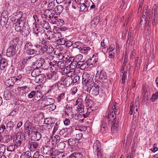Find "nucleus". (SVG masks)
<instances>
[{
	"label": "nucleus",
	"mask_w": 158,
	"mask_h": 158,
	"mask_svg": "<svg viewBox=\"0 0 158 158\" xmlns=\"http://www.w3.org/2000/svg\"><path fill=\"white\" fill-rule=\"evenodd\" d=\"M88 7L84 3H83L81 6L80 10L81 11L85 12L88 10Z\"/></svg>",
	"instance_id": "obj_39"
},
{
	"label": "nucleus",
	"mask_w": 158,
	"mask_h": 158,
	"mask_svg": "<svg viewBox=\"0 0 158 158\" xmlns=\"http://www.w3.org/2000/svg\"><path fill=\"white\" fill-rule=\"evenodd\" d=\"M15 77H13L10 78L7 80L5 82V85L8 87L14 85L15 83L16 82Z\"/></svg>",
	"instance_id": "obj_14"
},
{
	"label": "nucleus",
	"mask_w": 158,
	"mask_h": 158,
	"mask_svg": "<svg viewBox=\"0 0 158 158\" xmlns=\"http://www.w3.org/2000/svg\"><path fill=\"white\" fill-rule=\"evenodd\" d=\"M135 109L136 106L131 103L129 112L130 115H131L133 113V114L134 113V112H135Z\"/></svg>",
	"instance_id": "obj_36"
},
{
	"label": "nucleus",
	"mask_w": 158,
	"mask_h": 158,
	"mask_svg": "<svg viewBox=\"0 0 158 158\" xmlns=\"http://www.w3.org/2000/svg\"><path fill=\"white\" fill-rule=\"evenodd\" d=\"M59 45H64L66 42H67V40L64 38H60L59 39L57 40H56Z\"/></svg>",
	"instance_id": "obj_34"
},
{
	"label": "nucleus",
	"mask_w": 158,
	"mask_h": 158,
	"mask_svg": "<svg viewBox=\"0 0 158 158\" xmlns=\"http://www.w3.org/2000/svg\"><path fill=\"white\" fill-rule=\"evenodd\" d=\"M11 94H10L9 91L8 90H6L4 92V98L6 100H9L11 96Z\"/></svg>",
	"instance_id": "obj_25"
},
{
	"label": "nucleus",
	"mask_w": 158,
	"mask_h": 158,
	"mask_svg": "<svg viewBox=\"0 0 158 158\" xmlns=\"http://www.w3.org/2000/svg\"><path fill=\"white\" fill-rule=\"evenodd\" d=\"M41 102L42 105L40 109V117H41V119L44 118H45V115H47V111L43 109V107H45V106L50 105L54 104L55 101L53 99L49 98H45V96H42L40 98V102Z\"/></svg>",
	"instance_id": "obj_2"
},
{
	"label": "nucleus",
	"mask_w": 158,
	"mask_h": 158,
	"mask_svg": "<svg viewBox=\"0 0 158 158\" xmlns=\"http://www.w3.org/2000/svg\"><path fill=\"white\" fill-rule=\"evenodd\" d=\"M31 153L30 151H27L23 152L21 155L20 158H29L31 156Z\"/></svg>",
	"instance_id": "obj_27"
},
{
	"label": "nucleus",
	"mask_w": 158,
	"mask_h": 158,
	"mask_svg": "<svg viewBox=\"0 0 158 158\" xmlns=\"http://www.w3.org/2000/svg\"><path fill=\"white\" fill-rule=\"evenodd\" d=\"M69 145L71 147H76L78 145V141L75 138H71L68 140Z\"/></svg>",
	"instance_id": "obj_17"
},
{
	"label": "nucleus",
	"mask_w": 158,
	"mask_h": 158,
	"mask_svg": "<svg viewBox=\"0 0 158 158\" xmlns=\"http://www.w3.org/2000/svg\"><path fill=\"white\" fill-rule=\"evenodd\" d=\"M38 151V150L37 149V151H36V152H35L34 153L33 157H32L31 156H31H30L29 158H39L40 154H39Z\"/></svg>",
	"instance_id": "obj_59"
},
{
	"label": "nucleus",
	"mask_w": 158,
	"mask_h": 158,
	"mask_svg": "<svg viewBox=\"0 0 158 158\" xmlns=\"http://www.w3.org/2000/svg\"><path fill=\"white\" fill-rule=\"evenodd\" d=\"M49 62L48 60V57L46 55L40 54V67H48Z\"/></svg>",
	"instance_id": "obj_5"
},
{
	"label": "nucleus",
	"mask_w": 158,
	"mask_h": 158,
	"mask_svg": "<svg viewBox=\"0 0 158 158\" xmlns=\"http://www.w3.org/2000/svg\"><path fill=\"white\" fill-rule=\"evenodd\" d=\"M64 85L66 87L69 86L73 83L72 77L69 76H66L65 78H64Z\"/></svg>",
	"instance_id": "obj_13"
},
{
	"label": "nucleus",
	"mask_w": 158,
	"mask_h": 158,
	"mask_svg": "<svg viewBox=\"0 0 158 158\" xmlns=\"http://www.w3.org/2000/svg\"><path fill=\"white\" fill-rule=\"evenodd\" d=\"M120 113L119 108L118 105L115 104L112 106V110L108 113V115L106 117V119H108L109 124L113 123L115 120L118 121V119L116 118V115L119 114Z\"/></svg>",
	"instance_id": "obj_3"
},
{
	"label": "nucleus",
	"mask_w": 158,
	"mask_h": 158,
	"mask_svg": "<svg viewBox=\"0 0 158 158\" xmlns=\"http://www.w3.org/2000/svg\"><path fill=\"white\" fill-rule=\"evenodd\" d=\"M86 96L85 94H81L79 98L78 99L79 100H81V101L83 102L85 100L86 98Z\"/></svg>",
	"instance_id": "obj_61"
},
{
	"label": "nucleus",
	"mask_w": 158,
	"mask_h": 158,
	"mask_svg": "<svg viewBox=\"0 0 158 158\" xmlns=\"http://www.w3.org/2000/svg\"><path fill=\"white\" fill-rule=\"evenodd\" d=\"M55 154L56 155V157L58 158H63L64 156L63 152H59L58 150H56L55 152Z\"/></svg>",
	"instance_id": "obj_31"
},
{
	"label": "nucleus",
	"mask_w": 158,
	"mask_h": 158,
	"mask_svg": "<svg viewBox=\"0 0 158 158\" xmlns=\"http://www.w3.org/2000/svg\"><path fill=\"white\" fill-rule=\"evenodd\" d=\"M7 22V21L6 19H4L3 18H1V25L2 27H4Z\"/></svg>",
	"instance_id": "obj_56"
},
{
	"label": "nucleus",
	"mask_w": 158,
	"mask_h": 158,
	"mask_svg": "<svg viewBox=\"0 0 158 158\" xmlns=\"http://www.w3.org/2000/svg\"><path fill=\"white\" fill-rule=\"evenodd\" d=\"M58 23H57V26H61L64 25V21L63 19L59 18V20H58Z\"/></svg>",
	"instance_id": "obj_64"
},
{
	"label": "nucleus",
	"mask_w": 158,
	"mask_h": 158,
	"mask_svg": "<svg viewBox=\"0 0 158 158\" xmlns=\"http://www.w3.org/2000/svg\"><path fill=\"white\" fill-rule=\"evenodd\" d=\"M60 141V137L58 135H56L52 139L53 144L54 143H58Z\"/></svg>",
	"instance_id": "obj_40"
},
{
	"label": "nucleus",
	"mask_w": 158,
	"mask_h": 158,
	"mask_svg": "<svg viewBox=\"0 0 158 158\" xmlns=\"http://www.w3.org/2000/svg\"><path fill=\"white\" fill-rule=\"evenodd\" d=\"M84 106L82 105V103H80L78 104V106L77 107V109L79 113H81L82 112H85L84 111Z\"/></svg>",
	"instance_id": "obj_35"
},
{
	"label": "nucleus",
	"mask_w": 158,
	"mask_h": 158,
	"mask_svg": "<svg viewBox=\"0 0 158 158\" xmlns=\"http://www.w3.org/2000/svg\"><path fill=\"white\" fill-rule=\"evenodd\" d=\"M37 25L39 26L38 24H35V27H34L33 31L35 33L37 36H38V34L39 32V27L37 26Z\"/></svg>",
	"instance_id": "obj_47"
},
{
	"label": "nucleus",
	"mask_w": 158,
	"mask_h": 158,
	"mask_svg": "<svg viewBox=\"0 0 158 158\" xmlns=\"http://www.w3.org/2000/svg\"><path fill=\"white\" fill-rule=\"evenodd\" d=\"M111 131L113 133H116L118 130L119 127V121L118 120L115 121L113 122V123H111Z\"/></svg>",
	"instance_id": "obj_10"
},
{
	"label": "nucleus",
	"mask_w": 158,
	"mask_h": 158,
	"mask_svg": "<svg viewBox=\"0 0 158 158\" xmlns=\"http://www.w3.org/2000/svg\"><path fill=\"white\" fill-rule=\"evenodd\" d=\"M0 69L4 70L8 65L7 60L5 58H3L0 60Z\"/></svg>",
	"instance_id": "obj_15"
},
{
	"label": "nucleus",
	"mask_w": 158,
	"mask_h": 158,
	"mask_svg": "<svg viewBox=\"0 0 158 158\" xmlns=\"http://www.w3.org/2000/svg\"><path fill=\"white\" fill-rule=\"evenodd\" d=\"M107 124L105 121H102L100 122V127L101 131L102 133H106L107 131Z\"/></svg>",
	"instance_id": "obj_12"
},
{
	"label": "nucleus",
	"mask_w": 158,
	"mask_h": 158,
	"mask_svg": "<svg viewBox=\"0 0 158 158\" xmlns=\"http://www.w3.org/2000/svg\"><path fill=\"white\" fill-rule=\"evenodd\" d=\"M72 78V82L73 84L76 83H78L79 81L80 77L78 75H73L71 76Z\"/></svg>",
	"instance_id": "obj_32"
},
{
	"label": "nucleus",
	"mask_w": 158,
	"mask_h": 158,
	"mask_svg": "<svg viewBox=\"0 0 158 158\" xmlns=\"http://www.w3.org/2000/svg\"><path fill=\"white\" fill-rule=\"evenodd\" d=\"M66 110L65 111V115L69 116V115L72 116L73 115V112L72 111L73 108L72 107L69 106H66Z\"/></svg>",
	"instance_id": "obj_21"
},
{
	"label": "nucleus",
	"mask_w": 158,
	"mask_h": 158,
	"mask_svg": "<svg viewBox=\"0 0 158 158\" xmlns=\"http://www.w3.org/2000/svg\"><path fill=\"white\" fill-rule=\"evenodd\" d=\"M68 66L66 65V64H64V62L62 61H60L57 63V67L59 68L60 69H65L66 67H67Z\"/></svg>",
	"instance_id": "obj_29"
},
{
	"label": "nucleus",
	"mask_w": 158,
	"mask_h": 158,
	"mask_svg": "<svg viewBox=\"0 0 158 158\" xmlns=\"http://www.w3.org/2000/svg\"><path fill=\"white\" fill-rule=\"evenodd\" d=\"M158 98V92H156L155 94H153L152 97V101H154L156 100Z\"/></svg>",
	"instance_id": "obj_58"
},
{
	"label": "nucleus",
	"mask_w": 158,
	"mask_h": 158,
	"mask_svg": "<svg viewBox=\"0 0 158 158\" xmlns=\"http://www.w3.org/2000/svg\"><path fill=\"white\" fill-rule=\"evenodd\" d=\"M82 136L83 134L82 133L77 132L76 133V136L75 139L76 140H77V141H78V140H80L81 139L82 137Z\"/></svg>",
	"instance_id": "obj_50"
},
{
	"label": "nucleus",
	"mask_w": 158,
	"mask_h": 158,
	"mask_svg": "<svg viewBox=\"0 0 158 158\" xmlns=\"http://www.w3.org/2000/svg\"><path fill=\"white\" fill-rule=\"evenodd\" d=\"M101 144L99 140H96L94 143L93 145V148L95 150H101Z\"/></svg>",
	"instance_id": "obj_22"
},
{
	"label": "nucleus",
	"mask_w": 158,
	"mask_h": 158,
	"mask_svg": "<svg viewBox=\"0 0 158 158\" xmlns=\"http://www.w3.org/2000/svg\"><path fill=\"white\" fill-rule=\"evenodd\" d=\"M157 14H152V19L153 25L155 24L157 20Z\"/></svg>",
	"instance_id": "obj_37"
},
{
	"label": "nucleus",
	"mask_w": 158,
	"mask_h": 158,
	"mask_svg": "<svg viewBox=\"0 0 158 158\" xmlns=\"http://www.w3.org/2000/svg\"><path fill=\"white\" fill-rule=\"evenodd\" d=\"M47 78L48 79H51L52 80L54 81L57 79L58 77L56 76V74L52 73H49L47 75Z\"/></svg>",
	"instance_id": "obj_24"
},
{
	"label": "nucleus",
	"mask_w": 158,
	"mask_h": 158,
	"mask_svg": "<svg viewBox=\"0 0 158 158\" xmlns=\"http://www.w3.org/2000/svg\"><path fill=\"white\" fill-rule=\"evenodd\" d=\"M140 60L139 57H137L135 60V68H138L139 66Z\"/></svg>",
	"instance_id": "obj_62"
},
{
	"label": "nucleus",
	"mask_w": 158,
	"mask_h": 158,
	"mask_svg": "<svg viewBox=\"0 0 158 158\" xmlns=\"http://www.w3.org/2000/svg\"><path fill=\"white\" fill-rule=\"evenodd\" d=\"M22 140L21 139L19 138V139L16 138L15 141V143L17 147L20 146L22 143Z\"/></svg>",
	"instance_id": "obj_49"
},
{
	"label": "nucleus",
	"mask_w": 158,
	"mask_h": 158,
	"mask_svg": "<svg viewBox=\"0 0 158 158\" xmlns=\"http://www.w3.org/2000/svg\"><path fill=\"white\" fill-rule=\"evenodd\" d=\"M50 19L49 20V22L53 24H55L57 25L58 20H59V18L57 16H50Z\"/></svg>",
	"instance_id": "obj_20"
},
{
	"label": "nucleus",
	"mask_w": 158,
	"mask_h": 158,
	"mask_svg": "<svg viewBox=\"0 0 158 158\" xmlns=\"http://www.w3.org/2000/svg\"><path fill=\"white\" fill-rule=\"evenodd\" d=\"M64 93H62L60 94L57 98V101L58 102H61L62 100L64 98Z\"/></svg>",
	"instance_id": "obj_44"
},
{
	"label": "nucleus",
	"mask_w": 158,
	"mask_h": 158,
	"mask_svg": "<svg viewBox=\"0 0 158 158\" xmlns=\"http://www.w3.org/2000/svg\"><path fill=\"white\" fill-rule=\"evenodd\" d=\"M46 30L40 25V40L48 39V38L46 35V30Z\"/></svg>",
	"instance_id": "obj_11"
},
{
	"label": "nucleus",
	"mask_w": 158,
	"mask_h": 158,
	"mask_svg": "<svg viewBox=\"0 0 158 158\" xmlns=\"http://www.w3.org/2000/svg\"><path fill=\"white\" fill-rule=\"evenodd\" d=\"M40 54L42 53V54L44 55H46V53H45V51H48L49 49H47L48 48L47 45V41L45 40H42L41 42L40 43Z\"/></svg>",
	"instance_id": "obj_8"
},
{
	"label": "nucleus",
	"mask_w": 158,
	"mask_h": 158,
	"mask_svg": "<svg viewBox=\"0 0 158 158\" xmlns=\"http://www.w3.org/2000/svg\"><path fill=\"white\" fill-rule=\"evenodd\" d=\"M15 145H9L7 147V150L9 151L12 152L15 150Z\"/></svg>",
	"instance_id": "obj_60"
},
{
	"label": "nucleus",
	"mask_w": 158,
	"mask_h": 158,
	"mask_svg": "<svg viewBox=\"0 0 158 158\" xmlns=\"http://www.w3.org/2000/svg\"><path fill=\"white\" fill-rule=\"evenodd\" d=\"M24 26V23L22 21H20L16 25L15 29L16 31H20Z\"/></svg>",
	"instance_id": "obj_19"
},
{
	"label": "nucleus",
	"mask_w": 158,
	"mask_h": 158,
	"mask_svg": "<svg viewBox=\"0 0 158 158\" xmlns=\"http://www.w3.org/2000/svg\"><path fill=\"white\" fill-rule=\"evenodd\" d=\"M90 49V48L88 47H86L84 48H81L79 50L81 53L85 54L88 53Z\"/></svg>",
	"instance_id": "obj_33"
},
{
	"label": "nucleus",
	"mask_w": 158,
	"mask_h": 158,
	"mask_svg": "<svg viewBox=\"0 0 158 158\" xmlns=\"http://www.w3.org/2000/svg\"><path fill=\"white\" fill-rule=\"evenodd\" d=\"M82 154L79 152H75L69 157V158H82Z\"/></svg>",
	"instance_id": "obj_26"
},
{
	"label": "nucleus",
	"mask_w": 158,
	"mask_h": 158,
	"mask_svg": "<svg viewBox=\"0 0 158 158\" xmlns=\"http://www.w3.org/2000/svg\"><path fill=\"white\" fill-rule=\"evenodd\" d=\"M11 45L10 47H11L14 49H15L16 50V46L17 44V42L16 40H12L11 42Z\"/></svg>",
	"instance_id": "obj_43"
},
{
	"label": "nucleus",
	"mask_w": 158,
	"mask_h": 158,
	"mask_svg": "<svg viewBox=\"0 0 158 158\" xmlns=\"http://www.w3.org/2000/svg\"><path fill=\"white\" fill-rule=\"evenodd\" d=\"M16 51V50L13 49L11 47H9L7 49L6 55L7 56L10 57L11 56L15 55Z\"/></svg>",
	"instance_id": "obj_18"
},
{
	"label": "nucleus",
	"mask_w": 158,
	"mask_h": 158,
	"mask_svg": "<svg viewBox=\"0 0 158 158\" xmlns=\"http://www.w3.org/2000/svg\"><path fill=\"white\" fill-rule=\"evenodd\" d=\"M57 61L55 60H53L52 62L49 63V64L51 66V68L52 69H56L57 67Z\"/></svg>",
	"instance_id": "obj_38"
},
{
	"label": "nucleus",
	"mask_w": 158,
	"mask_h": 158,
	"mask_svg": "<svg viewBox=\"0 0 158 158\" xmlns=\"http://www.w3.org/2000/svg\"><path fill=\"white\" fill-rule=\"evenodd\" d=\"M46 80V76L44 75L40 76V82L44 83L45 82Z\"/></svg>",
	"instance_id": "obj_57"
},
{
	"label": "nucleus",
	"mask_w": 158,
	"mask_h": 158,
	"mask_svg": "<svg viewBox=\"0 0 158 158\" xmlns=\"http://www.w3.org/2000/svg\"><path fill=\"white\" fill-rule=\"evenodd\" d=\"M57 146L60 150H63L65 147V144L63 142H60L57 144Z\"/></svg>",
	"instance_id": "obj_51"
},
{
	"label": "nucleus",
	"mask_w": 158,
	"mask_h": 158,
	"mask_svg": "<svg viewBox=\"0 0 158 158\" xmlns=\"http://www.w3.org/2000/svg\"><path fill=\"white\" fill-rule=\"evenodd\" d=\"M106 74L105 72L102 70L99 74V78L100 80H104L106 79Z\"/></svg>",
	"instance_id": "obj_23"
},
{
	"label": "nucleus",
	"mask_w": 158,
	"mask_h": 158,
	"mask_svg": "<svg viewBox=\"0 0 158 158\" xmlns=\"http://www.w3.org/2000/svg\"><path fill=\"white\" fill-rule=\"evenodd\" d=\"M134 106H136L135 112H134V113L133 115V120L135 122H137V120L139 118V111L138 110L139 109V103L138 99H136Z\"/></svg>",
	"instance_id": "obj_7"
},
{
	"label": "nucleus",
	"mask_w": 158,
	"mask_h": 158,
	"mask_svg": "<svg viewBox=\"0 0 158 158\" xmlns=\"http://www.w3.org/2000/svg\"><path fill=\"white\" fill-rule=\"evenodd\" d=\"M40 135V132H39V131L36 130V131H34V137H36L35 139L37 140H39V136Z\"/></svg>",
	"instance_id": "obj_63"
},
{
	"label": "nucleus",
	"mask_w": 158,
	"mask_h": 158,
	"mask_svg": "<svg viewBox=\"0 0 158 158\" xmlns=\"http://www.w3.org/2000/svg\"><path fill=\"white\" fill-rule=\"evenodd\" d=\"M151 10L149 9L147 11H145V15H146L147 20L148 19L149 22L150 21L151 18Z\"/></svg>",
	"instance_id": "obj_52"
},
{
	"label": "nucleus",
	"mask_w": 158,
	"mask_h": 158,
	"mask_svg": "<svg viewBox=\"0 0 158 158\" xmlns=\"http://www.w3.org/2000/svg\"><path fill=\"white\" fill-rule=\"evenodd\" d=\"M52 119L51 118H46L44 120V123L47 124H52L53 122Z\"/></svg>",
	"instance_id": "obj_42"
},
{
	"label": "nucleus",
	"mask_w": 158,
	"mask_h": 158,
	"mask_svg": "<svg viewBox=\"0 0 158 158\" xmlns=\"http://www.w3.org/2000/svg\"><path fill=\"white\" fill-rule=\"evenodd\" d=\"M91 77L90 75L86 73H84L82 75V82L84 84L90 83L92 81Z\"/></svg>",
	"instance_id": "obj_9"
},
{
	"label": "nucleus",
	"mask_w": 158,
	"mask_h": 158,
	"mask_svg": "<svg viewBox=\"0 0 158 158\" xmlns=\"http://www.w3.org/2000/svg\"><path fill=\"white\" fill-rule=\"evenodd\" d=\"M40 7V15H41V18H40V25L46 29H48L50 26L48 22L47 21L46 14L49 11V10L46 8H43V6Z\"/></svg>",
	"instance_id": "obj_4"
},
{
	"label": "nucleus",
	"mask_w": 158,
	"mask_h": 158,
	"mask_svg": "<svg viewBox=\"0 0 158 158\" xmlns=\"http://www.w3.org/2000/svg\"><path fill=\"white\" fill-rule=\"evenodd\" d=\"M89 93L93 96H97L100 93H103L105 89L102 83L100 81H95L94 83L91 84L89 87Z\"/></svg>",
	"instance_id": "obj_1"
},
{
	"label": "nucleus",
	"mask_w": 158,
	"mask_h": 158,
	"mask_svg": "<svg viewBox=\"0 0 158 158\" xmlns=\"http://www.w3.org/2000/svg\"><path fill=\"white\" fill-rule=\"evenodd\" d=\"M90 127H86L85 126H82L81 128L79 129L78 130H77L76 129V130L79 131L80 130L81 131H87V132H88V130H90Z\"/></svg>",
	"instance_id": "obj_46"
},
{
	"label": "nucleus",
	"mask_w": 158,
	"mask_h": 158,
	"mask_svg": "<svg viewBox=\"0 0 158 158\" xmlns=\"http://www.w3.org/2000/svg\"><path fill=\"white\" fill-rule=\"evenodd\" d=\"M48 67H40V76H46L48 71Z\"/></svg>",
	"instance_id": "obj_28"
},
{
	"label": "nucleus",
	"mask_w": 158,
	"mask_h": 158,
	"mask_svg": "<svg viewBox=\"0 0 158 158\" xmlns=\"http://www.w3.org/2000/svg\"><path fill=\"white\" fill-rule=\"evenodd\" d=\"M25 49L27 51L32 49V45L30 43H27L25 44Z\"/></svg>",
	"instance_id": "obj_55"
},
{
	"label": "nucleus",
	"mask_w": 158,
	"mask_h": 158,
	"mask_svg": "<svg viewBox=\"0 0 158 158\" xmlns=\"http://www.w3.org/2000/svg\"><path fill=\"white\" fill-rule=\"evenodd\" d=\"M73 57H70L68 60L65 63H67L68 65L69 66V68L71 70H73L77 67V62L74 60Z\"/></svg>",
	"instance_id": "obj_6"
},
{
	"label": "nucleus",
	"mask_w": 158,
	"mask_h": 158,
	"mask_svg": "<svg viewBox=\"0 0 158 158\" xmlns=\"http://www.w3.org/2000/svg\"><path fill=\"white\" fill-rule=\"evenodd\" d=\"M149 22V21L148 19L147 20H144V21H143V20H141V22H140V25L141 26L143 25V26H145V25H146V26H148V23Z\"/></svg>",
	"instance_id": "obj_54"
},
{
	"label": "nucleus",
	"mask_w": 158,
	"mask_h": 158,
	"mask_svg": "<svg viewBox=\"0 0 158 158\" xmlns=\"http://www.w3.org/2000/svg\"><path fill=\"white\" fill-rule=\"evenodd\" d=\"M75 48H77L80 50L81 48L83 47V44L81 42H76L75 43Z\"/></svg>",
	"instance_id": "obj_45"
},
{
	"label": "nucleus",
	"mask_w": 158,
	"mask_h": 158,
	"mask_svg": "<svg viewBox=\"0 0 158 158\" xmlns=\"http://www.w3.org/2000/svg\"><path fill=\"white\" fill-rule=\"evenodd\" d=\"M48 30L46 29L47 34L46 35L47 37L48 38V39L50 40L54 38V32L52 31H47Z\"/></svg>",
	"instance_id": "obj_30"
},
{
	"label": "nucleus",
	"mask_w": 158,
	"mask_h": 158,
	"mask_svg": "<svg viewBox=\"0 0 158 158\" xmlns=\"http://www.w3.org/2000/svg\"><path fill=\"white\" fill-rule=\"evenodd\" d=\"M47 126H42L40 127V139L43 137L45 138L46 136Z\"/></svg>",
	"instance_id": "obj_16"
},
{
	"label": "nucleus",
	"mask_w": 158,
	"mask_h": 158,
	"mask_svg": "<svg viewBox=\"0 0 158 158\" xmlns=\"http://www.w3.org/2000/svg\"><path fill=\"white\" fill-rule=\"evenodd\" d=\"M99 17H96L92 20L91 23L94 24H97L99 22Z\"/></svg>",
	"instance_id": "obj_48"
},
{
	"label": "nucleus",
	"mask_w": 158,
	"mask_h": 158,
	"mask_svg": "<svg viewBox=\"0 0 158 158\" xmlns=\"http://www.w3.org/2000/svg\"><path fill=\"white\" fill-rule=\"evenodd\" d=\"M6 146L4 145L0 144V154L4 153L6 150Z\"/></svg>",
	"instance_id": "obj_53"
},
{
	"label": "nucleus",
	"mask_w": 158,
	"mask_h": 158,
	"mask_svg": "<svg viewBox=\"0 0 158 158\" xmlns=\"http://www.w3.org/2000/svg\"><path fill=\"white\" fill-rule=\"evenodd\" d=\"M31 146L32 147L35 149V150H34V151H35V152H36V151H37V149L38 150L39 154L40 150L38 148H39V143H37L36 142H33L31 145Z\"/></svg>",
	"instance_id": "obj_41"
}]
</instances>
